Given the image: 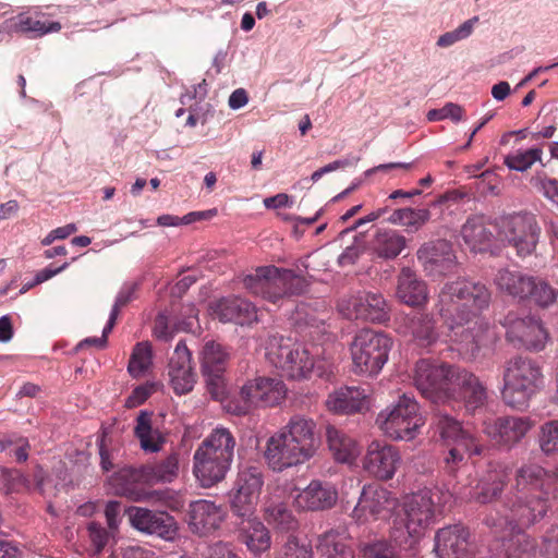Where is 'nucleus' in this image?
I'll return each mask as SVG.
<instances>
[{"label": "nucleus", "mask_w": 558, "mask_h": 558, "mask_svg": "<svg viewBox=\"0 0 558 558\" xmlns=\"http://www.w3.org/2000/svg\"><path fill=\"white\" fill-rule=\"evenodd\" d=\"M490 300L492 293L482 282L459 278L444 284L438 295V313L450 330L453 342L464 345L468 351L477 349L471 324L489 306Z\"/></svg>", "instance_id": "1"}, {"label": "nucleus", "mask_w": 558, "mask_h": 558, "mask_svg": "<svg viewBox=\"0 0 558 558\" xmlns=\"http://www.w3.org/2000/svg\"><path fill=\"white\" fill-rule=\"evenodd\" d=\"M546 471L539 465L521 466L515 473V484L506 495L504 506L510 511L509 515L488 513L484 523L496 531L508 529L512 521L520 526H530L544 518L548 509V500L542 490Z\"/></svg>", "instance_id": "2"}, {"label": "nucleus", "mask_w": 558, "mask_h": 558, "mask_svg": "<svg viewBox=\"0 0 558 558\" xmlns=\"http://www.w3.org/2000/svg\"><path fill=\"white\" fill-rule=\"evenodd\" d=\"M313 452L314 423L295 416L267 440L264 458L269 469L282 472L306 462Z\"/></svg>", "instance_id": "3"}, {"label": "nucleus", "mask_w": 558, "mask_h": 558, "mask_svg": "<svg viewBox=\"0 0 558 558\" xmlns=\"http://www.w3.org/2000/svg\"><path fill=\"white\" fill-rule=\"evenodd\" d=\"M502 381V401L508 407L523 410L543 387V368L534 359L515 355L504 363Z\"/></svg>", "instance_id": "4"}, {"label": "nucleus", "mask_w": 558, "mask_h": 558, "mask_svg": "<svg viewBox=\"0 0 558 558\" xmlns=\"http://www.w3.org/2000/svg\"><path fill=\"white\" fill-rule=\"evenodd\" d=\"M313 343H298L289 338L272 336L266 348L270 364L291 379L310 378L314 369Z\"/></svg>", "instance_id": "5"}, {"label": "nucleus", "mask_w": 558, "mask_h": 558, "mask_svg": "<svg viewBox=\"0 0 558 558\" xmlns=\"http://www.w3.org/2000/svg\"><path fill=\"white\" fill-rule=\"evenodd\" d=\"M243 283L252 293L276 303L286 296L300 293L304 279L301 274L269 265L257 267L253 274L246 275Z\"/></svg>", "instance_id": "6"}, {"label": "nucleus", "mask_w": 558, "mask_h": 558, "mask_svg": "<svg viewBox=\"0 0 558 558\" xmlns=\"http://www.w3.org/2000/svg\"><path fill=\"white\" fill-rule=\"evenodd\" d=\"M391 344V339L383 332L360 330L351 343L354 372L367 376L378 374L388 360Z\"/></svg>", "instance_id": "7"}, {"label": "nucleus", "mask_w": 558, "mask_h": 558, "mask_svg": "<svg viewBox=\"0 0 558 558\" xmlns=\"http://www.w3.org/2000/svg\"><path fill=\"white\" fill-rule=\"evenodd\" d=\"M460 367L420 360L415 366L414 384L421 393L433 403L451 400L452 385Z\"/></svg>", "instance_id": "8"}, {"label": "nucleus", "mask_w": 558, "mask_h": 558, "mask_svg": "<svg viewBox=\"0 0 558 558\" xmlns=\"http://www.w3.org/2000/svg\"><path fill=\"white\" fill-rule=\"evenodd\" d=\"M328 313L316 318V377L333 383L338 373L337 353L341 344L337 336V319Z\"/></svg>", "instance_id": "9"}, {"label": "nucleus", "mask_w": 558, "mask_h": 558, "mask_svg": "<svg viewBox=\"0 0 558 558\" xmlns=\"http://www.w3.org/2000/svg\"><path fill=\"white\" fill-rule=\"evenodd\" d=\"M376 423L391 439L411 440L423 421L418 415L417 402L402 396L391 410L378 414Z\"/></svg>", "instance_id": "10"}, {"label": "nucleus", "mask_w": 558, "mask_h": 558, "mask_svg": "<svg viewBox=\"0 0 558 558\" xmlns=\"http://www.w3.org/2000/svg\"><path fill=\"white\" fill-rule=\"evenodd\" d=\"M402 523L413 542L420 539L436 520V504L430 489L424 488L405 497Z\"/></svg>", "instance_id": "11"}, {"label": "nucleus", "mask_w": 558, "mask_h": 558, "mask_svg": "<svg viewBox=\"0 0 558 558\" xmlns=\"http://www.w3.org/2000/svg\"><path fill=\"white\" fill-rule=\"evenodd\" d=\"M339 313L347 319H363L386 323L390 318V306L379 292L363 291L338 302Z\"/></svg>", "instance_id": "12"}, {"label": "nucleus", "mask_w": 558, "mask_h": 558, "mask_svg": "<svg viewBox=\"0 0 558 558\" xmlns=\"http://www.w3.org/2000/svg\"><path fill=\"white\" fill-rule=\"evenodd\" d=\"M264 485L262 471L256 466H245L238 473L234 494L231 497V509L240 518L254 515L259 495Z\"/></svg>", "instance_id": "13"}, {"label": "nucleus", "mask_w": 558, "mask_h": 558, "mask_svg": "<svg viewBox=\"0 0 558 558\" xmlns=\"http://www.w3.org/2000/svg\"><path fill=\"white\" fill-rule=\"evenodd\" d=\"M500 324L507 329L506 336L511 341H519L530 351L538 352L545 348L548 332L541 320L525 316L520 317L515 312H509Z\"/></svg>", "instance_id": "14"}, {"label": "nucleus", "mask_w": 558, "mask_h": 558, "mask_svg": "<svg viewBox=\"0 0 558 558\" xmlns=\"http://www.w3.org/2000/svg\"><path fill=\"white\" fill-rule=\"evenodd\" d=\"M401 462L402 459L399 449L379 440H373L367 446L362 461L364 471L380 481L391 480L401 465Z\"/></svg>", "instance_id": "15"}, {"label": "nucleus", "mask_w": 558, "mask_h": 558, "mask_svg": "<svg viewBox=\"0 0 558 558\" xmlns=\"http://www.w3.org/2000/svg\"><path fill=\"white\" fill-rule=\"evenodd\" d=\"M484 433L499 448L510 450L518 445L533 427L525 416H499L485 422Z\"/></svg>", "instance_id": "16"}, {"label": "nucleus", "mask_w": 558, "mask_h": 558, "mask_svg": "<svg viewBox=\"0 0 558 558\" xmlns=\"http://www.w3.org/2000/svg\"><path fill=\"white\" fill-rule=\"evenodd\" d=\"M128 512L131 525L142 533L157 535L165 539H172L177 535V522L167 512L153 511L142 507H132Z\"/></svg>", "instance_id": "17"}, {"label": "nucleus", "mask_w": 558, "mask_h": 558, "mask_svg": "<svg viewBox=\"0 0 558 558\" xmlns=\"http://www.w3.org/2000/svg\"><path fill=\"white\" fill-rule=\"evenodd\" d=\"M230 466L231 462L221 459L217 453L213 454L202 445L193 454V473L203 487H211L221 482Z\"/></svg>", "instance_id": "18"}, {"label": "nucleus", "mask_w": 558, "mask_h": 558, "mask_svg": "<svg viewBox=\"0 0 558 558\" xmlns=\"http://www.w3.org/2000/svg\"><path fill=\"white\" fill-rule=\"evenodd\" d=\"M325 407L333 414L363 413L369 409V396L362 387L344 386L328 393Z\"/></svg>", "instance_id": "19"}, {"label": "nucleus", "mask_w": 558, "mask_h": 558, "mask_svg": "<svg viewBox=\"0 0 558 558\" xmlns=\"http://www.w3.org/2000/svg\"><path fill=\"white\" fill-rule=\"evenodd\" d=\"M460 398L468 412L483 408L488 399L487 388L474 374L459 368L452 385V399Z\"/></svg>", "instance_id": "20"}, {"label": "nucleus", "mask_w": 558, "mask_h": 558, "mask_svg": "<svg viewBox=\"0 0 558 558\" xmlns=\"http://www.w3.org/2000/svg\"><path fill=\"white\" fill-rule=\"evenodd\" d=\"M539 228L527 215H513L499 221V241L509 244H536Z\"/></svg>", "instance_id": "21"}, {"label": "nucleus", "mask_w": 558, "mask_h": 558, "mask_svg": "<svg viewBox=\"0 0 558 558\" xmlns=\"http://www.w3.org/2000/svg\"><path fill=\"white\" fill-rule=\"evenodd\" d=\"M436 558H471L469 532L462 525L439 529L435 535Z\"/></svg>", "instance_id": "22"}, {"label": "nucleus", "mask_w": 558, "mask_h": 558, "mask_svg": "<svg viewBox=\"0 0 558 558\" xmlns=\"http://www.w3.org/2000/svg\"><path fill=\"white\" fill-rule=\"evenodd\" d=\"M210 315L222 323H235L244 325L256 320V307L248 301L238 298H222L210 302L208 305Z\"/></svg>", "instance_id": "23"}, {"label": "nucleus", "mask_w": 558, "mask_h": 558, "mask_svg": "<svg viewBox=\"0 0 558 558\" xmlns=\"http://www.w3.org/2000/svg\"><path fill=\"white\" fill-rule=\"evenodd\" d=\"M434 425L436 433L445 441H452L454 445L463 447L464 451H470L471 454L480 456L482 453L483 447L477 442L476 437L449 414L440 412L435 414Z\"/></svg>", "instance_id": "24"}, {"label": "nucleus", "mask_w": 558, "mask_h": 558, "mask_svg": "<svg viewBox=\"0 0 558 558\" xmlns=\"http://www.w3.org/2000/svg\"><path fill=\"white\" fill-rule=\"evenodd\" d=\"M170 384L177 395L192 391L195 375L191 365V353L183 341H180L169 363Z\"/></svg>", "instance_id": "25"}, {"label": "nucleus", "mask_w": 558, "mask_h": 558, "mask_svg": "<svg viewBox=\"0 0 558 558\" xmlns=\"http://www.w3.org/2000/svg\"><path fill=\"white\" fill-rule=\"evenodd\" d=\"M225 511L209 500H196L190 505L189 525L193 532L208 534L220 527Z\"/></svg>", "instance_id": "26"}, {"label": "nucleus", "mask_w": 558, "mask_h": 558, "mask_svg": "<svg viewBox=\"0 0 558 558\" xmlns=\"http://www.w3.org/2000/svg\"><path fill=\"white\" fill-rule=\"evenodd\" d=\"M417 258L430 276H445L457 267V256L451 246H421Z\"/></svg>", "instance_id": "27"}, {"label": "nucleus", "mask_w": 558, "mask_h": 558, "mask_svg": "<svg viewBox=\"0 0 558 558\" xmlns=\"http://www.w3.org/2000/svg\"><path fill=\"white\" fill-rule=\"evenodd\" d=\"M397 298L407 305L422 306L427 302V287L410 268H403L398 277Z\"/></svg>", "instance_id": "28"}, {"label": "nucleus", "mask_w": 558, "mask_h": 558, "mask_svg": "<svg viewBox=\"0 0 558 558\" xmlns=\"http://www.w3.org/2000/svg\"><path fill=\"white\" fill-rule=\"evenodd\" d=\"M393 504L389 490L378 485H367L363 487L355 511L368 512L378 518L388 513Z\"/></svg>", "instance_id": "29"}, {"label": "nucleus", "mask_w": 558, "mask_h": 558, "mask_svg": "<svg viewBox=\"0 0 558 558\" xmlns=\"http://www.w3.org/2000/svg\"><path fill=\"white\" fill-rule=\"evenodd\" d=\"M240 527V538L255 556L267 551L271 546V537L267 527L256 518H244Z\"/></svg>", "instance_id": "30"}, {"label": "nucleus", "mask_w": 558, "mask_h": 558, "mask_svg": "<svg viewBox=\"0 0 558 558\" xmlns=\"http://www.w3.org/2000/svg\"><path fill=\"white\" fill-rule=\"evenodd\" d=\"M284 490L276 487L274 493L266 497L264 502L265 520L280 530H290L294 526V519L291 511L283 501Z\"/></svg>", "instance_id": "31"}, {"label": "nucleus", "mask_w": 558, "mask_h": 558, "mask_svg": "<svg viewBox=\"0 0 558 558\" xmlns=\"http://www.w3.org/2000/svg\"><path fill=\"white\" fill-rule=\"evenodd\" d=\"M326 442L332 457L341 463H349L359 456L356 441L332 425L326 427Z\"/></svg>", "instance_id": "32"}, {"label": "nucleus", "mask_w": 558, "mask_h": 558, "mask_svg": "<svg viewBox=\"0 0 558 558\" xmlns=\"http://www.w3.org/2000/svg\"><path fill=\"white\" fill-rule=\"evenodd\" d=\"M533 276L520 271L500 269L495 278L498 289L520 301H526L527 293H531Z\"/></svg>", "instance_id": "33"}, {"label": "nucleus", "mask_w": 558, "mask_h": 558, "mask_svg": "<svg viewBox=\"0 0 558 558\" xmlns=\"http://www.w3.org/2000/svg\"><path fill=\"white\" fill-rule=\"evenodd\" d=\"M151 417L153 413L141 411L136 417L134 434L144 451L158 452L162 448L165 438L160 430L154 427Z\"/></svg>", "instance_id": "34"}, {"label": "nucleus", "mask_w": 558, "mask_h": 558, "mask_svg": "<svg viewBox=\"0 0 558 558\" xmlns=\"http://www.w3.org/2000/svg\"><path fill=\"white\" fill-rule=\"evenodd\" d=\"M407 327L420 347H430L439 338L436 320L430 314L415 313L409 316L407 318Z\"/></svg>", "instance_id": "35"}, {"label": "nucleus", "mask_w": 558, "mask_h": 558, "mask_svg": "<svg viewBox=\"0 0 558 558\" xmlns=\"http://www.w3.org/2000/svg\"><path fill=\"white\" fill-rule=\"evenodd\" d=\"M144 480L143 468L141 470L126 466L119 470L110 477V485L114 494L125 496L133 501H142L146 494L136 490L135 483Z\"/></svg>", "instance_id": "36"}, {"label": "nucleus", "mask_w": 558, "mask_h": 558, "mask_svg": "<svg viewBox=\"0 0 558 558\" xmlns=\"http://www.w3.org/2000/svg\"><path fill=\"white\" fill-rule=\"evenodd\" d=\"M257 387L255 378L246 381L236 397L226 400L225 410L234 415H245L256 408H262Z\"/></svg>", "instance_id": "37"}, {"label": "nucleus", "mask_w": 558, "mask_h": 558, "mask_svg": "<svg viewBox=\"0 0 558 558\" xmlns=\"http://www.w3.org/2000/svg\"><path fill=\"white\" fill-rule=\"evenodd\" d=\"M316 549L322 558H354L353 550L347 544L344 531L332 529L325 532L319 536Z\"/></svg>", "instance_id": "38"}, {"label": "nucleus", "mask_w": 558, "mask_h": 558, "mask_svg": "<svg viewBox=\"0 0 558 558\" xmlns=\"http://www.w3.org/2000/svg\"><path fill=\"white\" fill-rule=\"evenodd\" d=\"M506 485V474L490 471L478 481L474 489L473 499L481 505L490 504L501 496Z\"/></svg>", "instance_id": "39"}, {"label": "nucleus", "mask_w": 558, "mask_h": 558, "mask_svg": "<svg viewBox=\"0 0 558 558\" xmlns=\"http://www.w3.org/2000/svg\"><path fill=\"white\" fill-rule=\"evenodd\" d=\"M201 445L210 450L213 454L217 453L221 459L223 458L232 463L236 440L227 427L218 426L214 428Z\"/></svg>", "instance_id": "40"}, {"label": "nucleus", "mask_w": 558, "mask_h": 558, "mask_svg": "<svg viewBox=\"0 0 558 558\" xmlns=\"http://www.w3.org/2000/svg\"><path fill=\"white\" fill-rule=\"evenodd\" d=\"M144 481L148 483H171L179 475V457L175 453L165 460L143 466Z\"/></svg>", "instance_id": "41"}, {"label": "nucleus", "mask_w": 558, "mask_h": 558, "mask_svg": "<svg viewBox=\"0 0 558 558\" xmlns=\"http://www.w3.org/2000/svg\"><path fill=\"white\" fill-rule=\"evenodd\" d=\"M430 216V210L427 208L404 207L393 210L388 221L416 232L429 221Z\"/></svg>", "instance_id": "42"}, {"label": "nucleus", "mask_w": 558, "mask_h": 558, "mask_svg": "<svg viewBox=\"0 0 558 558\" xmlns=\"http://www.w3.org/2000/svg\"><path fill=\"white\" fill-rule=\"evenodd\" d=\"M543 146L542 144L532 146L526 149H517L515 151L507 155L504 163L508 169L517 172H525L535 163H543Z\"/></svg>", "instance_id": "43"}, {"label": "nucleus", "mask_w": 558, "mask_h": 558, "mask_svg": "<svg viewBox=\"0 0 558 558\" xmlns=\"http://www.w3.org/2000/svg\"><path fill=\"white\" fill-rule=\"evenodd\" d=\"M229 361V353L223 347L215 341L204 344L201 352V364L203 373L225 372Z\"/></svg>", "instance_id": "44"}, {"label": "nucleus", "mask_w": 558, "mask_h": 558, "mask_svg": "<svg viewBox=\"0 0 558 558\" xmlns=\"http://www.w3.org/2000/svg\"><path fill=\"white\" fill-rule=\"evenodd\" d=\"M258 387L259 400L262 408L274 407L284 400L287 396V387L280 379L257 377L255 378Z\"/></svg>", "instance_id": "45"}, {"label": "nucleus", "mask_w": 558, "mask_h": 558, "mask_svg": "<svg viewBox=\"0 0 558 558\" xmlns=\"http://www.w3.org/2000/svg\"><path fill=\"white\" fill-rule=\"evenodd\" d=\"M153 353L149 342H138L132 352L128 371L133 377L144 375L151 365Z\"/></svg>", "instance_id": "46"}, {"label": "nucleus", "mask_w": 558, "mask_h": 558, "mask_svg": "<svg viewBox=\"0 0 558 558\" xmlns=\"http://www.w3.org/2000/svg\"><path fill=\"white\" fill-rule=\"evenodd\" d=\"M478 21V16H473L464 21L457 28L440 35L436 41L437 47L449 48L454 44L469 38L473 34Z\"/></svg>", "instance_id": "47"}, {"label": "nucleus", "mask_w": 558, "mask_h": 558, "mask_svg": "<svg viewBox=\"0 0 558 558\" xmlns=\"http://www.w3.org/2000/svg\"><path fill=\"white\" fill-rule=\"evenodd\" d=\"M461 236L466 244H482L490 241L483 217H472L462 226Z\"/></svg>", "instance_id": "48"}, {"label": "nucleus", "mask_w": 558, "mask_h": 558, "mask_svg": "<svg viewBox=\"0 0 558 558\" xmlns=\"http://www.w3.org/2000/svg\"><path fill=\"white\" fill-rule=\"evenodd\" d=\"M531 293H527L526 301L535 303L539 307H548L555 303L557 292L545 280L533 277Z\"/></svg>", "instance_id": "49"}, {"label": "nucleus", "mask_w": 558, "mask_h": 558, "mask_svg": "<svg viewBox=\"0 0 558 558\" xmlns=\"http://www.w3.org/2000/svg\"><path fill=\"white\" fill-rule=\"evenodd\" d=\"M17 26L21 32L31 33L34 37L57 33L61 29L59 22L40 21L31 16H21Z\"/></svg>", "instance_id": "50"}, {"label": "nucleus", "mask_w": 558, "mask_h": 558, "mask_svg": "<svg viewBox=\"0 0 558 558\" xmlns=\"http://www.w3.org/2000/svg\"><path fill=\"white\" fill-rule=\"evenodd\" d=\"M86 531L96 555H99L109 544L110 539L114 538L118 533L112 532L109 527H104L100 523L95 521L87 523Z\"/></svg>", "instance_id": "51"}, {"label": "nucleus", "mask_w": 558, "mask_h": 558, "mask_svg": "<svg viewBox=\"0 0 558 558\" xmlns=\"http://www.w3.org/2000/svg\"><path fill=\"white\" fill-rule=\"evenodd\" d=\"M539 447L547 456L558 453V420L546 422L541 426Z\"/></svg>", "instance_id": "52"}, {"label": "nucleus", "mask_w": 558, "mask_h": 558, "mask_svg": "<svg viewBox=\"0 0 558 558\" xmlns=\"http://www.w3.org/2000/svg\"><path fill=\"white\" fill-rule=\"evenodd\" d=\"M504 555L501 558H530V543L523 534L502 541Z\"/></svg>", "instance_id": "53"}, {"label": "nucleus", "mask_w": 558, "mask_h": 558, "mask_svg": "<svg viewBox=\"0 0 558 558\" xmlns=\"http://www.w3.org/2000/svg\"><path fill=\"white\" fill-rule=\"evenodd\" d=\"M338 492L330 483L316 481V510H328L336 506Z\"/></svg>", "instance_id": "54"}, {"label": "nucleus", "mask_w": 558, "mask_h": 558, "mask_svg": "<svg viewBox=\"0 0 558 558\" xmlns=\"http://www.w3.org/2000/svg\"><path fill=\"white\" fill-rule=\"evenodd\" d=\"M450 119L458 123L464 120V109L454 102H448L442 108L432 109L427 112V120L430 122Z\"/></svg>", "instance_id": "55"}, {"label": "nucleus", "mask_w": 558, "mask_h": 558, "mask_svg": "<svg viewBox=\"0 0 558 558\" xmlns=\"http://www.w3.org/2000/svg\"><path fill=\"white\" fill-rule=\"evenodd\" d=\"M533 186L548 201L558 206V179L536 175L532 179Z\"/></svg>", "instance_id": "56"}, {"label": "nucleus", "mask_w": 558, "mask_h": 558, "mask_svg": "<svg viewBox=\"0 0 558 558\" xmlns=\"http://www.w3.org/2000/svg\"><path fill=\"white\" fill-rule=\"evenodd\" d=\"M362 553L364 558H400L397 550L385 541L365 544Z\"/></svg>", "instance_id": "57"}, {"label": "nucleus", "mask_w": 558, "mask_h": 558, "mask_svg": "<svg viewBox=\"0 0 558 558\" xmlns=\"http://www.w3.org/2000/svg\"><path fill=\"white\" fill-rule=\"evenodd\" d=\"M135 288L136 286L135 284H129V286H125L123 287L117 299H116V302L112 306V310L110 312V315H109V319H108V323H107V330L106 331H111L114 324H116V320H117V317L119 315V312L120 310L125 306L134 296V292H135Z\"/></svg>", "instance_id": "58"}, {"label": "nucleus", "mask_w": 558, "mask_h": 558, "mask_svg": "<svg viewBox=\"0 0 558 558\" xmlns=\"http://www.w3.org/2000/svg\"><path fill=\"white\" fill-rule=\"evenodd\" d=\"M472 456L470 451H464V448L456 445L452 447L446 457L444 458V470L450 474L454 475L457 471L465 464V454Z\"/></svg>", "instance_id": "59"}, {"label": "nucleus", "mask_w": 558, "mask_h": 558, "mask_svg": "<svg viewBox=\"0 0 558 558\" xmlns=\"http://www.w3.org/2000/svg\"><path fill=\"white\" fill-rule=\"evenodd\" d=\"M225 372L203 373L206 377L207 389L216 400H223L227 395V386L223 378Z\"/></svg>", "instance_id": "60"}, {"label": "nucleus", "mask_w": 558, "mask_h": 558, "mask_svg": "<svg viewBox=\"0 0 558 558\" xmlns=\"http://www.w3.org/2000/svg\"><path fill=\"white\" fill-rule=\"evenodd\" d=\"M204 558H242L231 543L216 542L207 546Z\"/></svg>", "instance_id": "61"}, {"label": "nucleus", "mask_w": 558, "mask_h": 558, "mask_svg": "<svg viewBox=\"0 0 558 558\" xmlns=\"http://www.w3.org/2000/svg\"><path fill=\"white\" fill-rule=\"evenodd\" d=\"M310 544H300L295 537H290L284 544L282 558H311Z\"/></svg>", "instance_id": "62"}, {"label": "nucleus", "mask_w": 558, "mask_h": 558, "mask_svg": "<svg viewBox=\"0 0 558 558\" xmlns=\"http://www.w3.org/2000/svg\"><path fill=\"white\" fill-rule=\"evenodd\" d=\"M541 553L547 558H558V525L551 526L544 534Z\"/></svg>", "instance_id": "63"}, {"label": "nucleus", "mask_w": 558, "mask_h": 558, "mask_svg": "<svg viewBox=\"0 0 558 558\" xmlns=\"http://www.w3.org/2000/svg\"><path fill=\"white\" fill-rule=\"evenodd\" d=\"M2 477L9 485V490H17L22 487H29V480L19 470H2Z\"/></svg>", "instance_id": "64"}]
</instances>
